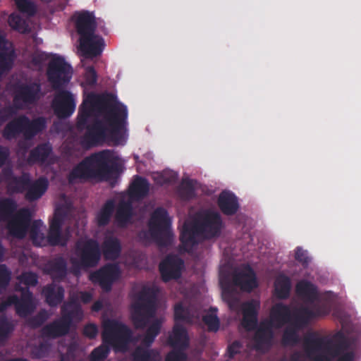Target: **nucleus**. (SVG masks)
<instances>
[{"label": "nucleus", "mask_w": 361, "mask_h": 361, "mask_svg": "<svg viewBox=\"0 0 361 361\" xmlns=\"http://www.w3.org/2000/svg\"><path fill=\"white\" fill-rule=\"evenodd\" d=\"M127 117L125 105L111 104L106 96L89 94L79 107L76 122L78 130H86L82 146L89 149L108 140L118 145Z\"/></svg>", "instance_id": "obj_1"}, {"label": "nucleus", "mask_w": 361, "mask_h": 361, "mask_svg": "<svg viewBox=\"0 0 361 361\" xmlns=\"http://www.w3.org/2000/svg\"><path fill=\"white\" fill-rule=\"evenodd\" d=\"M305 352L312 361H354L355 353L348 351V343L339 331L333 338L319 336L316 332L307 334L303 339Z\"/></svg>", "instance_id": "obj_2"}, {"label": "nucleus", "mask_w": 361, "mask_h": 361, "mask_svg": "<svg viewBox=\"0 0 361 361\" xmlns=\"http://www.w3.org/2000/svg\"><path fill=\"white\" fill-rule=\"evenodd\" d=\"M117 157L110 149H104L87 157L73 168L68 176L70 183L77 180H107L118 170Z\"/></svg>", "instance_id": "obj_3"}, {"label": "nucleus", "mask_w": 361, "mask_h": 361, "mask_svg": "<svg viewBox=\"0 0 361 361\" xmlns=\"http://www.w3.org/2000/svg\"><path fill=\"white\" fill-rule=\"evenodd\" d=\"M224 227L221 215L213 211H206L191 224H185L180 235L183 249L189 252L198 244L197 238L205 240L219 238Z\"/></svg>", "instance_id": "obj_4"}, {"label": "nucleus", "mask_w": 361, "mask_h": 361, "mask_svg": "<svg viewBox=\"0 0 361 361\" xmlns=\"http://www.w3.org/2000/svg\"><path fill=\"white\" fill-rule=\"evenodd\" d=\"M158 294L157 287L147 286L136 294L131 305V320L136 329H144L155 317Z\"/></svg>", "instance_id": "obj_5"}, {"label": "nucleus", "mask_w": 361, "mask_h": 361, "mask_svg": "<svg viewBox=\"0 0 361 361\" xmlns=\"http://www.w3.org/2000/svg\"><path fill=\"white\" fill-rule=\"evenodd\" d=\"M61 316L59 319L45 325L42 333L45 337L57 338L68 334L73 321L82 319L83 311L78 301L72 298L61 307Z\"/></svg>", "instance_id": "obj_6"}, {"label": "nucleus", "mask_w": 361, "mask_h": 361, "mask_svg": "<svg viewBox=\"0 0 361 361\" xmlns=\"http://www.w3.org/2000/svg\"><path fill=\"white\" fill-rule=\"evenodd\" d=\"M102 337L103 343L114 348L115 351L123 352L132 340L133 333L126 324L108 319L103 322Z\"/></svg>", "instance_id": "obj_7"}, {"label": "nucleus", "mask_w": 361, "mask_h": 361, "mask_svg": "<svg viewBox=\"0 0 361 361\" xmlns=\"http://www.w3.org/2000/svg\"><path fill=\"white\" fill-rule=\"evenodd\" d=\"M148 226L152 239L159 246L165 247L171 243V221L164 208L157 207L152 213Z\"/></svg>", "instance_id": "obj_8"}, {"label": "nucleus", "mask_w": 361, "mask_h": 361, "mask_svg": "<svg viewBox=\"0 0 361 361\" xmlns=\"http://www.w3.org/2000/svg\"><path fill=\"white\" fill-rule=\"evenodd\" d=\"M39 81L18 82L13 85V102L18 109H24L37 102L41 96Z\"/></svg>", "instance_id": "obj_9"}, {"label": "nucleus", "mask_w": 361, "mask_h": 361, "mask_svg": "<svg viewBox=\"0 0 361 361\" xmlns=\"http://www.w3.org/2000/svg\"><path fill=\"white\" fill-rule=\"evenodd\" d=\"M72 75L73 68L63 57L55 55L49 61L47 68V77L54 90L66 87L70 82Z\"/></svg>", "instance_id": "obj_10"}, {"label": "nucleus", "mask_w": 361, "mask_h": 361, "mask_svg": "<svg viewBox=\"0 0 361 361\" xmlns=\"http://www.w3.org/2000/svg\"><path fill=\"white\" fill-rule=\"evenodd\" d=\"M75 255L78 263L83 269L97 266L101 259V250L98 242L92 238L79 240L75 245Z\"/></svg>", "instance_id": "obj_11"}, {"label": "nucleus", "mask_w": 361, "mask_h": 361, "mask_svg": "<svg viewBox=\"0 0 361 361\" xmlns=\"http://www.w3.org/2000/svg\"><path fill=\"white\" fill-rule=\"evenodd\" d=\"M121 276V269L117 263H107L96 271L92 273L90 279L94 283H98L105 292H109L114 283Z\"/></svg>", "instance_id": "obj_12"}, {"label": "nucleus", "mask_w": 361, "mask_h": 361, "mask_svg": "<svg viewBox=\"0 0 361 361\" xmlns=\"http://www.w3.org/2000/svg\"><path fill=\"white\" fill-rule=\"evenodd\" d=\"M56 91L52 101V107L55 114L61 118L70 117L75 110L74 95L64 88Z\"/></svg>", "instance_id": "obj_13"}, {"label": "nucleus", "mask_w": 361, "mask_h": 361, "mask_svg": "<svg viewBox=\"0 0 361 361\" xmlns=\"http://www.w3.org/2000/svg\"><path fill=\"white\" fill-rule=\"evenodd\" d=\"M328 312L326 308L318 305H315L313 309L301 306L294 311L293 325L298 329H302L307 326L312 319L325 316Z\"/></svg>", "instance_id": "obj_14"}, {"label": "nucleus", "mask_w": 361, "mask_h": 361, "mask_svg": "<svg viewBox=\"0 0 361 361\" xmlns=\"http://www.w3.org/2000/svg\"><path fill=\"white\" fill-rule=\"evenodd\" d=\"M184 262L176 255H168L159 266L161 279L164 282L178 279L181 276V269Z\"/></svg>", "instance_id": "obj_15"}, {"label": "nucleus", "mask_w": 361, "mask_h": 361, "mask_svg": "<svg viewBox=\"0 0 361 361\" xmlns=\"http://www.w3.org/2000/svg\"><path fill=\"white\" fill-rule=\"evenodd\" d=\"M0 179L6 185L11 193H22L25 190L26 186L30 183L29 174L24 173L20 176H17L10 167L2 170Z\"/></svg>", "instance_id": "obj_16"}, {"label": "nucleus", "mask_w": 361, "mask_h": 361, "mask_svg": "<svg viewBox=\"0 0 361 361\" xmlns=\"http://www.w3.org/2000/svg\"><path fill=\"white\" fill-rule=\"evenodd\" d=\"M79 43L80 49L86 58L101 55L105 47L104 39L95 32L79 37Z\"/></svg>", "instance_id": "obj_17"}, {"label": "nucleus", "mask_w": 361, "mask_h": 361, "mask_svg": "<svg viewBox=\"0 0 361 361\" xmlns=\"http://www.w3.org/2000/svg\"><path fill=\"white\" fill-rule=\"evenodd\" d=\"M31 221V212L29 209L23 208L8 222V229L11 235L23 238L28 230Z\"/></svg>", "instance_id": "obj_18"}, {"label": "nucleus", "mask_w": 361, "mask_h": 361, "mask_svg": "<svg viewBox=\"0 0 361 361\" xmlns=\"http://www.w3.org/2000/svg\"><path fill=\"white\" fill-rule=\"evenodd\" d=\"M232 281L234 286L247 293H250L258 286L256 274L249 265L243 270L235 271L233 274Z\"/></svg>", "instance_id": "obj_19"}, {"label": "nucleus", "mask_w": 361, "mask_h": 361, "mask_svg": "<svg viewBox=\"0 0 361 361\" xmlns=\"http://www.w3.org/2000/svg\"><path fill=\"white\" fill-rule=\"evenodd\" d=\"M73 18L79 37L95 32L97 24L93 12L88 11L76 12Z\"/></svg>", "instance_id": "obj_20"}, {"label": "nucleus", "mask_w": 361, "mask_h": 361, "mask_svg": "<svg viewBox=\"0 0 361 361\" xmlns=\"http://www.w3.org/2000/svg\"><path fill=\"white\" fill-rule=\"evenodd\" d=\"M44 272L54 281H61L67 276V262L62 256L56 257L45 264Z\"/></svg>", "instance_id": "obj_21"}, {"label": "nucleus", "mask_w": 361, "mask_h": 361, "mask_svg": "<svg viewBox=\"0 0 361 361\" xmlns=\"http://www.w3.org/2000/svg\"><path fill=\"white\" fill-rule=\"evenodd\" d=\"M25 133L24 139L32 140L36 135L42 133L47 128V121L44 116H38L32 119L23 115Z\"/></svg>", "instance_id": "obj_22"}, {"label": "nucleus", "mask_w": 361, "mask_h": 361, "mask_svg": "<svg viewBox=\"0 0 361 361\" xmlns=\"http://www.w3.org/2000/svg\"><path fill=\"white\" fill-rule=\"evenodd\" d=\"M274 334L267 324H262L254 335V347L257 351L269 350L272 344Z\"/></svg>", "instance_id": "obj_23"}, {"label": "nucleus", "mask_w": 361, "mask_h": 361, "mask_svg": "<svg viewBox=\"0 0 361 361\" xmlns=\"http://www.w3.org/2000/svg\"><path fill=\"white\" fill-rule=\"evenodd\" d=\"M101 247L103 256L107 260L117 259L122 251L120 240L114 235H106L104 238Z\"/></svg>", "instance_id": "obj_24"}, {"label": "nucleus", "mask_w": 361, "mask_h": 361, "mask_svg": "<svg viewBox=\"0 0 361 361\" xmlns=\"http://www.w3.org/2000/svg\"><path fill=\"white\" fill-rule=\"evenodd\" d=\"M217 204L221 212L227 216L236 214L239 209L237 197L230 191H222L218 197Z\"/></svg>", "instance_id": "obj_25"}, {"label": "nucleus", "mask_w": 361, "mask_h": 361, "mask_svg": "<svg viewBox=\"0 0 361 361\" xmlns=\"http://www.w3.org/2000/svg\"><path fill=\"white\" fill-rule=\"evenodd\" d=\"M167 343L173 348L186 350L189 346L186 329L181 324H176L169 336Z\"/></svg>", "instance_id": "obj_26"}, {"label": "nucleus", "mask_w": 361, "mask_h": 361, "mask_svg": "<svg viewBox=\"0 0 361 361\" xmlns=\"http://www.w3.org/2000/svg\"><path fill=\"white\" fill-rule=\"evenodd\" d=\"M42 293L44 296L45 302L51 307L58 306L64 299L65 290L63 287L54 283L44 286Z\"/></svg>", "instance_id": "obj_27"}, {"label": "nucleus", "mask_w": 361, "mask_h": 361, "mask_svg": "<svg viewBox=\"0 0 361 361\" xmlns=\"http://www.w3.org/2000/svg\"><path fill=\"white\" fill-rule=\"evenodd\" d=\"M49 187V181L45 177H39L26 186L25 199L29 202L39 200L46 192Z\"/></svg>", "instance_id": "obj_28"}, {"label": "nucleus", "mask_w": 361, "mask_h": 361, "mask_svg": "<svg viewBox=\"0 0 361 361\" xmlns=\"http://www.w3.org/2000/svg\"><path fill=\"white\" fill-rule=\"evenodd\" d=\"M259 306V302L255 300L249 301L243 305L242 324L248 330L257 327Z\"/></svg>", "instance_id": "obj_29"}, {"label": "nucleus", "mask_w": 361, "mask_h": 361, "mask_svg": "<svg viewBox=\"0 0 361 361\" xmlns=\"http://www.w3.org/2000/svg\"><path fill=\"white\" fill-rule=\"evenodd\" d=\"M297 294L308 304L314 303L319 298L317 287L307 280L300 281L295 286Z\"/></svg>", "instance_id": "obj_30"}, {"label": "nucleus", "mask_w": 361, "mask_h": 361, "mask_svg": "<svg viewBox=\"0 0 361 361\" xmlns=\"http://www.w3.org/2000/svg\"><path fill=\"white\" fill-rule=\"evenodd\" d=\"M25 127L23 115H20L10 121L4 127L2 131V136L7 140L16 139L19 135L24 136Z\"/></svg>", "instance_id": "obj_31"}, {"label": "nucleus", "mask_w": 361, "mask_h": 361, "mask_svg": "<svg viewBox=\"0 0 361 361\" xmlns=\"http://www.w3.org/2000/svg\"><path fill=\"white\" fill-rule=\"evenodd\" d=\"M52 146L49 142L39 144L30 152L27 161L30 164H43L52 153Z\"/></svg>", "instance_id": "obj_32"}, {"label": "nucleus", "mask_w": 361, "mask_h": 361, "mask_svg": "<svg viewBox=\"0 0 361 361\" xmlns=\"http://www.w3.org/2000/svg\"><path fill=\"white\" fill-rule=\"evenodd\" d=\"M149 190V184L145 178L136 176L129 188V195L135 200L145 197Z\"/></svg>", "instance_id": "obj_33"}, {"label": "nucleus", "mask_w": 361, "mask_h": 361, "mask_svg": "<svg viewBox=\"0 0 361 361\" xmlns=\"http://www.w3.org/2000/svg\"><path fill=\"white\" fill-rule=\"evenodd\" d=\"M291 316L290 307L283 303H277L274 305L271 310V320L278 326L289 322Z\"/></svg>", "instance_id": "obj_34"}, {"label": "nucleus", "mask_w": 361, "mask_h": 361, "mask_svg": "<svg viewBox=\"0 0 361 361\" xmlns=\"http://www.w3.org/2000/svg\"><path fill=\"white\" fill-rule=\"evenodd\" d=\"M291 289L290 279L285 274H279L274 281V292L277 298L287 299L290 296Z\"/></svg>", "instance_id": "obj_35"}, {"label": "nucleus", "mask_w": 361, "mask_h": 361, "mask_svg": "<svg viewBox=\"0 0 361 361\" xmlns=\"http://www.w3.org/2000/svg\"><path fill=\"white\" fill-rule=\"evenodd\" d=\"M133 216V206L130 202H119L115 214V219L120 226H126Z\"/></svg>", "instance_id": "obj_36"}, {"label": "nucleus", "mask_w": 361, "mask_h": 361, "mask_svg": "<svg viewBox=\"0 0 361 361\" xmlns=\"http://www.w3.org/2000/svg\"><path fill=\"white\" fill-rule=\"evenodd\" d=\"M17 207V203L14 200L9 197L0 199V221L6 222L14 217Z\"/></svg>", "instance_id": "obj_37"}, {"label": "nucleus", "mask_w": 361, "mask_h": 361, "mask_svg": "<svg viewBox=\"0 0 361 361\" xmlns=\"http://www.w3.org/2000/svg\"><path fill=\"white\" fill-rule=\"evenodd\" d=\"M115 209V202L113 200H108L96 216L97 224L99 226H105L110 222Z\"/></svg>", "instance_id": "obj_38"}, {"label": "nucleus", "mask_w": 361, "mask_h": 361, "mask_svg": "<svg viewBox=\"0 0 361 361\" xmlns=\"http://www.w3.org/2000/svg\"><path fill=\"white\" fill-rule=\"evenodd\" d=\"M139 346L133 352L134 361H161L160 353L156 349H148Z\"/></svg>", "instance_id": "obj_39"}, {"label": "nucleus", "mask_w": 361, "mask_h": 361, "mask_svg": "<svg viewBox=\"0 0 361 361\" xmlns=\"http://www.w3.org/2000/svg\"><path fill=\"white\" fill-rule=\"evenodd\" d=\"M161 328V321L159 319H153L152 322L147 327L142 341V345L145 347H150L155 338L159 335Z\"/></svg>", "instance_id": "obj_40"}, {"label": "nucleus", "mask_w": 361, "mask_h": 361, "mask_svg": "<svg viewBox=\"0 0 361 361\" xmlns=\"http://www.w3.org/2000/svg\"><path fill=\"white\" fill-rule=\"evenodd\" d=\"M178 193L183 200H190L195 196V189L193 180L191 179L183 180L178 187Z\"/></svg>", "instance_id": "obj_41"}, {"label": "nucleus", "mask_w": 361, "mask_h": 361, "mask_svg": "<svg viewBox=\"0 0 361 361\" xmlns=\"http://www.w3.org/2000/svg\"><path fill=\"white\" fill-rule=\"evenodd\" d=\"M8 24L12 29L20 33H27L30 31L26 20L18 14H11L8 17Z\"/></svg>", "instance_id": "obj_42"}, {"label": "nucleus", "mask_w": 361, "mask_h": 361, "mask_svg": "<svg viewBox=\"0 0 361 361\" xmlns=\"http://www.w3.org/2000/svg\"><path fill=\"white\" fill-rule=\"evenodd\" d=\"M15 5L18 11L27 16H34L37 11V8L34 1L32 0H13Z\"/></svg>", "instance_id": "obj_43"}, {"label": "nucleus", "mask_w": 361, "mask_h": 361, "mask_svg": "<svg viewBox=\"0 0 361 361\" xmlns=\"http://www.w3.org/2000/svg\"><path fill=\"white\" fill-rule=\"evenodd\" d=\"M222 286V298L230 307L237 302V297L235 295V290L234 287L229 283V281H221Z\"/></svg>", "instance_id": "obj_44"}, {"label": "nucleus", "mask_w": 361, "mask_h": 361, "mask_svg": "<svg viewBox=\"0 0 361 361\" xmlns=\"http://www.w3.org/2000/svg\"><path fill=\"white\" fill-rule=\"evenodd\" d=\"M210 312L202 317L203 322L207 326L209 331H217L219 329L220 322L216 314V309L211 307L209 309Z\"/></svg>", "instance_id": "obj_45"}, {"label": "nucleus", "mask_w": 361, "mask_h": 361, "mask_svg": "<svg viewBox=\"0 0 361 361\" xmlns=\"http://www.w3.org/2000/svg\"><path fill=\"white\" fill-rule=\"evenodd\" d=\"M297 328H286L283 334L281 343L284 346H294L299 342Z\"/></svg>", "instance_id": "obj_46"}, {"label": "nucleus", "mask_w": 361, "mask_h": 361, "mask_svg": "<svg viewBox=\"0 0 361 361\" xmlns=\"http://www.w3.org/2000/svg\"><path fill=\"white\" fill-rule=\"evenodd\" d=\"M17 314L20 317H25L30 314L35 310L34 302L20 300L18 296V301L14 303Z\"/></svg>", "instance_id": "obj_47"}, {"label": "nucleus", "mask_w": 361, "mask_h": 361, "mask_svg": "<svg viewBox=\"0 0 361 361\" xmlns=\"http://www.w3.org/2000/svg\"><path fill=\"white\" fill-rule=\"evenodd\" d=\"M14 59L15 54L13 51L0 50V67L4 72L8 71L12 68Z\"/></svg>", "instance_id": "obj_48"}, {"label": "nucleus", "mask_w": 361, "mask_h": 361, "mask_svg": "<svg viewBox=\"0 0 361 361\" xmlns=\"http://www.w3.org/2000/svg\"><path fill=\"white\" fill-rule=\"evenodd\" d=\"M18 280L26 287L35 286L38 283V275L32 271H23L18 276Z\"/></svg>", "instance_id": "obj_49"}, {"label": "nucleus", "mask_w": 361, "mask_h": 361, "mask_svg": "<svg viewBox=\"0 0 361 361\" xmlns=\"http://www.w3.org/2000/svg\"><path fill=\"white\" fill-rule=\"evenodd\" d=\"M18 110L13 103L0 109V125L11 118Z\"/></svg>", "instance_id": "obj_50"}, {"label": "nucleus", "mask_w": 361, "mask_h": 361, "mask_svg": "<svg viewBox=\"0 0 361 361\" xmlns=\"http://www.w3.org/2000/svg\"><path fill=\"white\" fill-rule=\"evenodd\" d=\"M185 350L180 348H173L166 354L164 361H187L188 355Z\"/></svg>", "instance_id": "obj_51"}, {"label": "nucleus", "mask_w": 361, "mask_h": 361, "mask_svg": "<svg viewBox=\"0 0 361 361\" xmlns=\"http://www.w3.org/2000/svg\"><path fill=\"white\" fill-rule=\"evenodd\" d=\"M12 331L11 324L6 318H0V344L6 341Z\"/></svg>", "instance_id": "obj_52"}, {"label": "nucleus", "mask_w": 361, "mask_h": 361, "mask_svg": "<svg viewBox=\"0 0 361 361\" xmlns=\"http://www.w3.org/2000/svg\"><path fill=\"white\" fill-rule=\"evenodd\" d=\"M109 353L108 346H99L92 350L90 361H104Z\"/></svg>", "instance_id": "obj_53"}, {"label": "nucleus", "mask_w": 361, "mask_h": 361, "mask_svg": "<svg viewBox=\"0 0 361 361\" xmlns=\"http://www.w3.org/2000/svg\"><path fill=\"white\" fill-rule=\"evenodd\" d=\"M11 279V271L6 265L0 264V291L8 286Z\"/></svg>", "instance_id": "obj_54"}, {"label": "nucleus", "mask_w": 361, "mask_h": 361, "mask_svg": "<svg viewBox=\"0 0 361 361\" xmlns=\"http://www.w3.org/2000/svg\"><path fill=\"white\" fill-rule=\"evenodd\" d=\"M47 313L46 311H41L37 314L28 320V324L32 328H38L41 326L47 319Z\"/></svg>", "instance_id": "obj_55"}, {"label": "nucleus", "mask_w": 361, "mask_h": 361, "mask_svg": "<svg viewBox=\"0 0 361 361\" xmlns=\"http://www.w3.org/2000/svg\"><path fill=\"white\" fill-rule=\"evenodd\" d=\"M49 350V344L47 343H41L39 345L35 346L32 349V354L35 358H42L48 355Z\"/></svg>", "instance_id": "obj_56"}, {"label": "nucleus", "mask_w": 361, "mask_h": 361, "mask_svg": "<svg viewBox=\"0 0 361 361\" xmlns=\"http://www.w3.org/2000/svg\"><path fill=\"white\" fill-rule=\"evenodd\" d=\"M188 311L182 303H178L174 307V319L176 321H186L188 319Z\"/></svg>", "instance_id": "obj_57"}, {"label": "nucleus", "mask_w": 361, "mask_h": 361, "mask_svg": "<svg viewBox=\"0 0 361 361\" xmlns=\"http://www.w3.org/2000/svg\"><path fill=\"white\" fill-rule=\"evenodd\" d=\"M47 239L51 245H59L61 239V230L49 228Z\"/></svg>", "instance_id": "obj_58"}, {"label": "nucleus", "mask_w": 361, "mask_h": 361, "mask_svg": "<svg viewBox=\"0 0 361 361\" xmlns=\"http://www.w3.org/2000/svg\"><path fill=\"white\" fill-rule=\"evenodd\" d=\"M85 80L87 85H94L97 81V75L92 66H89L86 68L85 73Z\"/></svg>", "instance_id": "obj_59"}, {"label": "nucleus", "mask_w": 361, "mask_h": 361, "mask_svg": "<svg viewBox=\"0 0 361 361\" xmlns=\"http://www.w3.org/2000/svg\"><path fill=\"white\" fill-rule=\"evenodd\" d=\"M295 258L305 267L307 266L310 262L307 251L300 247H298L295 250Z\"/></svg>", "instance_id": "obj_60"}, {"label": "nucleus", "mask_w": 361, "mask_h": 361, "mask_svg": "<svg viewBox=\"0 0 361 361\" xmlns=\"http://www.w3.org/2000/svg\"><path fill=\"white\" fill-rule=\"evenodd\" d=\"M243 347L242 343L239 341H234L227 348V353L229 358H233L237 354L240 353Z\"/></svg>", "instance_id": "obj_61"}, {"label": "nucleus", "mask_w": 361, "mask_h": 361, "mask_svg": "<svg viewBox=\"0 0 361 361\" xmlns=\"http://www.w3.org/2000/svg\"><path fill=\"white\" fill-rule=\"evenodd\" d=\"M16 289L21 293V295L19 298L20 300L34 302L33 294L28 287L17 286Z\"/></svg>", "instance_id": "obj_62"}, {"label": "nucleus", "mask_w": 361, "mask_h": 361, "mask_svg": "<svg viewBox=\"0 0 361 361\" xmlns=\"http://www.w3.org/2000/svg\"><path fill=\"white\" fill-rule=\"evenodd\" d=\"M18 301L17 295H11L0 302V312L5 311L8 307L14 305V303Z\"/></svg>", "instance_id": "obj_63"}, {"label": "nucleus", "mask_w": 361, "mask_h": 361, "mask_svg": "<svg viewBox=\"0 0 361 361\" xmlns=\"http://www.w3.org/2000/svg\"><path fill=\"white\" fill-rule=\"evenodd\" d=\"M97 326L94 324H89L85 326L83 334L89 338H94L97 334Z\"/></svg>", "instance_id": "obj_64"}]
</instances>
